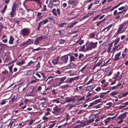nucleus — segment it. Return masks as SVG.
<instances>
[{
  "instance_id": "e2e57ef3",
  "label": "nucleus",
  "mask_w": 128,
  "mask_h": 128,
  "mask_svg": "<svg viewBox=\"0 0 128 128\" xmlns=\"http://www.w3.org/2000/svg\"><path fill=\"white\" fill-rule=\"evenodd\" d=\"M67 6V4L66 2L63 3L62 4V6L64 8H66Z\"/></svg>"
},
{
  "instance_id": "1a4fd4ad",
  "label": "nucleus",
  "mask_w": 128,
  "mask_h": 128,
  "mask_svg": "<svg viewBox=\"0 0 128 128\" xmlns=\"http://www.w3.org/2000/svg\"><path fill=\"white\" fill-rule=\"evenodd\" d=\"M68 54V56L70 57V59L69 60L70 62H71L77 60H76V58H75L72 54L70 53L69 54Z\"/></svg>"
},
{
  "instance_id": "6e6552de",
  "label": "nucleus",
  "mask_w": 128,
  "mask_h": 128,
  "mask_svg": "<svg viewBox=\"0 0 128 128\" xmlns=\"http://www.w3.org/2000/svg\"><path fill=\"white\" fill-rule=\"evenodd\" d=\"M68 4H71L72 6V8H74L77 5V3L76 2L73 0H69L68 2Z\"/></svg>"
},
{
  "instance_id": "a211bd4d",
  "label": "nucleus",
  "mask_w": 128,
  "mask_h": 128,
  "mask_svg": "<svg viewBox=\"0 0 128 128\" xmlns=\"http://www.w3.org/2000/svg\"><path fill=\"white\" fill-rule=\"evenodd\" d=\"M31 48L32 49V52H34L36 51H38L39 50H46V48H40V47H39L37 48L36 49H34L33 48Z\"/></svg>"
},
{
  "instance_id": "e433bc0d",
  "label": "nucleus",
  "mask_w": 128,
  "mask_h": 128,
  "mask_svg": "<svg viewBox=\"0 0 128 128\" xmlns=\"http://www.w3.org/2000/svg\"><path fill=\"white\" fill-rule=\"evenodd\" d=\"M65 42V40L64 39H60L59 40V42L60 44H62Z\"/></svg>"
},
{
  "instance_id": "0eeeda50",
  "label": "nucleus",
  "mask_w": 128,
  "mask_h": 128,
  "mask_svg": "<svg viewBox=\"0 0 128 128\" xmlns=\"http://www.w3.org/2000/svg\"><path fill=\"white\" fill-rule=\"evenodd\" d=\"M53 110L52 111V112L54 114L59 112L61 110V108L58 107V106H56L53 108Z\"/></svg>"
},
{
  "instance_id": "a18cd8bd",
  "label": "nucleus",
  "mask_w": 128,
  "mask_h": 128,
  "mask_svg": "<svg viewBox=\"0 0 128 128\" xmlns=\"http://www.w3.org/2000/svg\"><path fill=\"white\" fill-rule=\"evenodd\" d=\"M66 23H62L60 24H59L58 25V26L59 27H62L64 25L66 24Z\"/></svg>"
},
{
  "instance_id": "680f3d73",
  "label": "nucleus",
  "mask_w": 128,
  "mask_h": 128,
  "mask_svg": "<svg viewBox=\"0 0 128 128\" xmlns=\"http://www.w3.org/2000/svg\"><path fill=\"white\" fill-rule=\"evenodd\" d=\"M101 90V87H97L96 89H95V90L96 92H99L100 90Z\"/></svg>"
},
{
  "instance_id": "ea45409f",
  "label": "nucleus",
  "mask_w": 128,
  "mask_h": 128,
  "mask_svg": "<svg viewBox=\"0 0 128 128\" xmlns=\"http://www.w3.org/2000/svg\"><path fill=\"white\" fill-rule=\"evenodd\" d=\"M112 26L113 24H110V25L106 27V28L107 29V30L106 32L109 30L110 29V28Z\"/></svg>"
},
{
  "instance_id": "473e14b6",
  "label": "nucleus",
  "mask_w": 128,
  "mask_h": 128,
  "mask_svg": "<svg viewBox=\"0 0 128 128\" xmlns=\"http://www.w3.org/2000/svg\"><path fill=\"white\" fill-rule=\"evenodd\" d=\"M52 101L53 102H56L57 103H58L60 102L58 98L56 99L53 100Z\"/></svg>"
},
{
  "instance_id": "72a5a7b5",
  "label": "nucleus",
  "mask_w": 128,
  "mask_h": 128,
  "mask_svg": "<svg viewBox=\"0 0 128 128\" xmlns=\"http://www.w3.org/2000/svg\"><path fill=\"white\" fill-rule=\"evenodd\" d=\"M25 63V62L24 60H23L22 61L18 62L17 64L18 65H20L21 64H22Z\"/></svg>"
},
{
  "instance_id": "c9c22d12",
  "label": "nucleus",
  "mask_w": 128,
  "mask_h": 128,
  "mask_svg": "<svg viewBox=\"0 0 128 128\" xmlns=\"http://www.w3.org/2000/svg\"><path fill=\"white\" fill-rule=\"evenodd\" d=\"M124 26V24L122 23V24L120 25L119 26V28H118V29L121 30H122V28H123Z\"/></svg>"
},
{
  "instance_id": "052dcab7",
  "label": "nucleus",
  "mask_w": 128,
  "mask_h": 128,
  "mask_svg": "<svg viewBox=\"0 0 128 128\" xmlns=\"http://www.w3.org/2000/svg\"><path fill=\"white\" fill-rule=\"evenodd\" d=\"M23 84V83L22 82L18 84L17 85V87L16 89H18L20 86Z\"/></svg>"
},
{
  "instance_id": "cd10ccee",
  "label": "nucleus",
  "mask_w": 128,
  "mask_h": 128,
  "mask_svg": "<svg viewBox=\"0 0 128 128\" xmlns=\"http://www.w3.org/2000/svg\"><path fill=\"white\" fill-rule=\"evenodd\" d=\"M120 38H117L113 42V43L114 42V46L116 45L119 42L120 40Z\"/></svg>"
},
{
  "instance_id": "dca6fc26",
  "label": "nucleus",
  "mask_w": 128,
  "mask_h": 128,
  "mask_svg": "<svg viewBox=\"0 0 128 128\" xmlns=\"http://www.w3.org/2000/svg\"><path fill=\"white\" fill-rule=\"evenodd\" d=\"M46 112L44 113V115L46 116H47L50 115V112L52 111V109L49 108H48L46 109Z\"/></svg>"
},
{
  "instance_id": "4c0bfd02",
  "label": "nucleus",
  "mask_w": 128,
  "mask_h": 128,
  "mask_svg": "<svg viewBox=\"0 0 128 128\" xmlns=\"http://www.w3.org/2000/svg\"><path fill=\"white\" fill-rule=\"evenodd\" d=\"M16 100H15V98H12L11 100L9 101V103L10 104H11Z\"/></svg>"
},
{
  "instance_id": "423d86ee",
  "label": "nucleus",
  "mask_w": 128,
  "mask_h": 128,
  "mask_svg": "<svg viewBox=\"0 0 128 128\" xmlns=\"http://www.w3.org/2000/svg\"><path fill=\"white\" fill-rule=\"evenodd\" d=\"M56 11L57 12V13L58 14V16H59L60 15V9L58 8L56 10L55 8H53L52 10V12L54 15L56 16H57V14L56 12Z\"/></svg>"
},
{
  "instance_id": "6ab92c4d",
  "label": "nucleus",
  "mask_w": 128,
  "mask_h": 128,
  "mask_svg": "<svg viewBox=\"0 0 128 128\" xmlns=\"http://www.w3.org/2000/svg\"><path fill=\"white\" fill-rule=\"evenodd\" d=\"M14 40V38L12 36H10V40L8 42L10 44H12Z\"/></svg>"
},
{
  "instance_id": "2eb2a0df",
  "label": "nucleus",
  "mask_w": 128,
  "mask_h": 128,
  "mask_svg": "<svg viewBox=\"0 0 128 128\" xmlns=\"http://www.w3.org/2000/svg\"><path fill=\"white\" fill-rule=\"evenodd\" d=\"M93 88V87L92 85L88 86L85 88V90L86 91H90Z\"/></svg>"
},
{
  "instance_id": "4468645a",
  "label": "nucleus",
  "mask_w": 128,
  "mask_h": 128,
  "mask_svg": "<svg viewBox=\"0 0 128 128\" xmlns=\"http://www.w3.org/2000/svg\"><path fill=\"white\" fill-rule=\"evenodd\" d=\"M126 113L124 112L118 116V118L119 120H121L122 119L126 117Z\"/></svg>"
},
{
  "instance_id": "f704fd0d",
  "label": "nucleus",
  "mask_w": 128,
  "mask_h": 128,
  "mask_svg": "<svg viewBox=\"0 0 128 128\" xmlns=\"http://www.w3.org/2000/svg\"><path fill=\"white\" fill-rule=\"evenodd\" d=\"M84 56V55L82 54H80L78 56V61H80V60L81 58Z\"/></svg>"
},
{
  "instance_id": "5701e85b",
  "label": "nucleus",
  "mask_w": 128,
  "mask_h": 128,
  "mask_svg": "<svg viewBox=\"0 0 128 128\" xmlns=\"http://www.w3.org/2000/svg\"><path fill=\"white\" fill-rule=\"evenodd\" d=\"M113 43V42H112V43L108 44V45H109L110 46L108 47V49L107 50V52L108 53H110V50L111 49V47L112 46Z\"/></svg>"
},
{
  "instance_id": "603ef678",
  "label": "nucleus",
  "mask_w": 128,
  "mask_h": 128,
  "mask_svg": "<svg viewBox=\"0 0 128 128\" xmlns=\"http://www.w3.org/2000/svg\"><path fill=\"white\" fill-rule=\"evenodd\" d=\"M40 68V63L38 62L36 65V69L37 70H38L39 68Z\"/></svg>"
},
{
  "instance_id": "f3484780",
  "label": "nucleus",
  "mask_w": 128,
  "mask_h": 128,
  "mask_svg": "<svg viewBox=\"0 0 128 128\" xmlns=\"http://www.w3.org/2000/svg\"><path fill=\"white\" fill-rule=\"evenodd\" d=\"M66 78V76H64L63 77L60 78V82L58 84V86L60 85V84L64 82V80Z\"/></svg>"
},
{
  "instance_id": "9d476101",
  "label": "nucleus",
  "mask_w": 128,
  "mask_h": 128,
  "mask_svg": "<svg viewBox=\"0 0 128 128\" xmlns=\"http://www.w3.org/2000/svg\"><path fill=\"white\" fill-rule=\"evenodd\" d=\"M59 57L58 56L55 58H53L52 60V63L53 64L56 65L58 64Z\"/></svg>"
},
{
  "instance_id": "864d4df0",
  "label": "nucleus",
  "mask_w": 128,
  "mask_h": 128,
  "mask_svg": "<svg viewBox=\"0 0 128 128\" xmlns=\"http://www.w3.org/2000/svg\"><path fill=\"white\" fill-rule=\"evenodd\" d=\"M93 81V78H92L88 82L86 83V85H88L90 84L91 82H92Z\"/></svg>"
},
{
  "instance_id": "4be33fe9",
  "label": "nucleus",
  "mask_w": 128,
  "mask_h": 128,
  "mask_svg": "<svg viewBox=\"0 0 128 128\" xmlns=\"http://www.w3.org/2000/svg\"><path fill=\"white\" fill-rule=\"evenodd\" d=\"M47 36H42L37 38L40 42L42 40V39L45 38H47Z\"/></svg>"
},
{
  "instance_id": "f03ea898",
  "label": "nucleus",
  "mask_w": 128,
  "mask_h": 128,
  "mask_svg": "<svg viewBox=\"0 0 128 128\" xmlns=\"http://www.w3.org/2000/svg\"><path fill=\"white\" fill-rule=\"evenodd\" d=\"M47 105V103L46 102H37L36 104V106L38 109L41 110H44Z\"/></svg>"
},
{
  "instance_id": "49530a36",
  "label": "nucleus",
  "mask_w": 128,
  "mask_h": 128,
  "mask_svg": "<svg viewBox=\"0 0 128 128\" xmlns=\"http://www.w3.org/2000/svg\"><path fill=\"white\" fill-rule=\"evenodd\" d=\"M72 54L73 55H74L73 56H74V57L76 58V60H78V54L77 53H74V54Z\"/></svg>"
},
{
  "instance_id": "b1692460",
  "label": "nucleus",
  "mask_w": 128,
  "mask_h": 128,
  "mask_svg": "<svg viewBox=\"0 0 128 128\" xmlns=\"http://www.w3.org/2000/svg\"><path fill=\"white\" fill-rule=\"evenodd\" d=\"M73 81V79L72 78H68L64 82L66 83H71Z\"/></svg>"
},
{
  "instance_id": "79ce46f5",
  "label": "nucleus",
  "mask_w": 128,
  "mask_h": 128,
  "mask_svg": "<svg viewBox=\"0 0 128 128\" xmlns=\"http://www.w3.org/2000/svg\"><path fill=\"white\" fill-rule=\"evenodd\" d=\"M110 8L109 7H108L107 8H106L103 10H102V12H103V13H107L108 12V10H106V11L105 12H103L104 11H106V10L108 9H109Z\"/></svg>"
},
{
  "instance_id": "6e6d98bb",
  "label": "nucleus",
  "mask_w": 128,
  "mask_h": 128,
  "mask_svg": "<svg viewBox=\"0 0 128 128\" xmlns=\"http://www.w3.org/2000/svg\"><path fill=\"white\" fill-rule=\"evenodd\" d=\"M73 79V80H78L80 78V77L79 76H76L73 78H72Z\"/></svg>"
},
{
  "instance_id": "7c9ffc66",
  "label": "nucleus",
  "mask_w": 128,
  "mask_h": 128,
  "mask_svg": "<svg viewBox=\"0 0 128 128\" xmlns=\"http://www.w3.org/2000/svg\"><path fill=\"white\" fill-rule=\"evenodd\" d=\"M2 73L4 74H6L7 76L8 77V71L6 70H5L4 71H2Z\"/></svg>"
},
{
  "instance_id": "ddd939ff",
  "label": "nucleus",
  "mask_w": 128,
  "mask_h": 128,
  "mask_svg": "<svg viewBox=\"0 0 128 128\" xmlns=\"http://www.w3.org/2000/svg\"><path fill=\"white\" fill-rule=\"evenodd\" d=\"M29 44H30L28 43V41H27L20 44V46L21 47H24V48L27 46Z\"/></svg>"
},
{
  "instance_id": "3c124183",
  "label": "nucleus",
  "mask_w": 128,
  "mask_h": 128,
  "mask_svg": "<svg viewBox=\"0 0 128 128\" xmlns=\"http://www.w3.org/2000/svg\"><path fill=\"white\" fill-rule=\"evenodd\" d=\"M94 13V12H92V13H88L86 15L88 16V17H89L90 16L92 15Z\"/></svg>"
},
{
  "instance_id": "7ed1b4c3",
  "label": "nucleus",
  "mask_w": 128,
  "mask_h": 128,
  "mask_svg": "<svg viewBox=\"0 0 128 128\" xmlns=\"http://www.w3.org/2000/svg\"><path fill=\"white\" fill-rule=\"evenodd\" d=\"M30 33V30L28 28H24L20 31L19 34L24 37L28 36Z\"/></svg>"
},
{
  "instance_id": "c756f323",
  "label": "nucleus",
  "mask_w": 128,
  "mask_h": 128,
  "mask_svg": "<svg viewBox=\"0 0 128 128\" xmlns=\"http://www.w3.org/2000/svg\"><path fill=\"white\" fill-rule=\"evenodd\" d=\"M70 87V85L69 84H66L61 86V88L62 89L67 88Z\"/></svg>"
},
{
  "instance_id": "393cba45",
  "label": "nucleus",
  "mask_w": 128,
  "mask_h": 128,
  "mask_svg": "<svg viewBox=\"0 0 128 128\" xmlns=\"http://www.w3.org/2000/svg\"><path fill=\"white\" fill-rule=\"evenodd\" d=\"M53 3L52 2L51 0H50L49 3L48 5V6L49 8H52L53 6Z\"/></svg>"
},
{
  "instance_id": "774afa93",
  "label": "nucleus",
  "mask_w": 128,
  "mask_h": 128,
  "mask_svg": "<svg viewBox=\"0 0 128 128\" xmlns=\"http://www.w3.org/2000/svg\"><path fill=\"white\" fill-rule=\"evenodd\" d=\"M39 72H37L36 74L39 78H41V76L39 74Z\"/></svg>"
},
{
  "instance_id": "58836bf2",
  "label": "nucleus",
  "mask_w": 128,
  "mask_h": 128,
  "mask_svg": "<svg viewBox=\"0 0 128 128\" xmlns=\"http://www.w3.org/2000/svg\"><path fill=\"white\" fill-rule=\"evenodd\" d=\"M42 119L44 122H47L48 121V118L46 117V116L45 115L42 117Z\"/></svg>"
},
{
  "instance_id": "20e7f679",
  "label": "nucleus",
  "mask_w": 128,
  "mask_h": 128,
  "mask_svg": "<svg viewBox=\"0 0 128 128\" xmlns=\"http://www.w3.org/2000/svg\"><path fill=\"white\" fill-rule=\"evenodd\" d=\"M17 6V3L16 2H14L13 3V6L12 8V11L10 14L11 15V17L14 16Z\"/></svg>"
},
{
  "instance_id": "13d9d810",
  "label": "nucleus",
  "mask_w": 128,
  "mask_h": 128,
  "mask_svg": "<svg viewBox=\"0 0 128 128\" xmlns=\"http://www.w3.org/2000/svg\"><path fill=\"white\" fill-rule=\"evenodd\" d=\"M125 7L124 6H122L118 8V9L120 11L122 10H124V9H125Z\"/></svg>"
},
{
  "instance_id": "2f4dec72",
  "label": "nucleus",
  "mask_w": 128,
  "mask_h": 128,
  "mask_svg": "<svg viewBox=\"0 0 128 128\" xmlns=\"http://www.w3.org/2000/svg\"><path fill=\"white\" fill-rule=\"evenodd\" d=\"M96 33L93 32L91 33L90 34L89 37L91 38H93L95 36Z\"/></svg>"
},
{
  "instance_id": "69168bd1",
  "label": "nucleus",
  "mask_w": 128,
  "mask_h": 128,
  "mask_svg": "<svg viewBox=\"0 0 128 128\" xmlns=\"http://www.w3.org/2000/svg\"><path fill=\"white\" fill-rule=\"evenodd\" d=\"M87 66V65H86L84 66L80 70V71H81L82 72H83L82 71L83 70L86 69V68Z\"/></svg>"
},
{
  "instance_id": "c03bdc74",
  "label": "nucleus",
  "mask_w": 128,
  "mask_h": 128,
  "mask_svg": "<svg viewBox=\"0 0 128 128\" xmlns=\"http://www.w3.org/2000/svg\"><path fill=\"white\" fill-rule=\"evenodd\" d=\"M14 22L18 24H19L20 22L19 20L16 18L14 19Z\"/></svg>"
},
{
  "instance_id": "412c9836",
  "label": "nucleus",
  "mask_w": 128,
  "mask_h": 128,
  "mask_svg": "<svg viewBox=\"0 0 128 128\" xmlns=\"http://www.w3.org/2000/svg\"><path fill=\"white\" fill-rule=\"evenodd\" d=\"M34 90L32 89L31 91H30L28 94V95H27L28 96H33V94L34 93Z\"/></svg>"
},
{
  "instance_id": "aec40b11",
  "label": "nucleus",
  "mask_w": 128,
  "mask_h": 128,
  "mask_svg": "<svg viewBox=\"0 0 128 128\" xmlns=\"http://www.w3.org/2000/svg\"><path fill=\"white\" fill-rule=\"evenodd\" d=\"M78 22L77 21L74 22L73 23H72L71 24L68 25L67 27L68 28H71L73 27Z\"/></svg>"
},
{
  "instance_id": "39448f33",
  "label": "nucleus",
  "mask_w": 128,
  "mask_h": 128,
  "mask_svg": "<svg viewBox=\"0 0 128 128\" xmlns=\"http://www.w3.org/2000/svg\"><path fill=\"white\" fill-rule=\"evenodd\" d=\"M68 54L64 55L60 58L61 60H62L63 62L66 63L67 62L68 59Z\"/></svg>"
},
{
  "instance_id": "a19ab883",
  "label": "nucleus",
  "mask_w": 128,
  "mask_h": 128,
  "mask_svg": "<svg viewBox=\"0 0 128 128\" xmlns=\"http://www.w3.org/2000/svg\"><path fill=\"white\" fill-rule=\"evenodd\" d=\"M118 47H117V46H116L112 48V50L113 51V52L112 56L114 55V53L115 52V50L118 49Z\"/></svg>"
},
{
  "instance_id": "4d7b16f0",
  "label": "nucleus",
  "mask_w": 128,
  "mask_h": 128,
  "mask_svg": "<svg viewBox=\"0 0 128 128\" xmlns=\"http://www.w3.org/2000/svg\"><path fill=\"white\" fill-rule=\"evenodd\" d=\"M33 64V62L32 61H30L28 64L27 66H30L31 64Z\"/></svg>"
},
{
  "instance_id": "de8ad7c7",
  "label": "nucleus",
  "mask_w": 128,
  "mask_h": 128,
  "mask_svg": "<svg viewBox=\"0 0 128 128\" xmlns=\"http://www.w3.org/2000/svg\"><path fill=\"white\" fill-rule=\"evenodd\" d=\"M101 99H98V100H96L94 101L95 104H98L99 102H100L101 101Z\"/></svg>"
},
{
  "instance_id": "9b49d317",
  "label": "nucleus",
  "mask_w": 128,
  "mask_h": 128,
  "mask_svg": "<svg viewBox=\"0 0 128 128\" xmlns=\"http://www.w3.org/2000/svg\"><path fill=\"white\" fill-rule=\"evenodd\" d=\"M65 100H66L65 102L67 103L74 101L75 100V98L74 97L70 98H69V97H66L65 98Z\"/></svg>"
},
{
  "instance_id": "f8f14e48",
  "label": "nucleus",
  "mask_w": 128,
  "mask_h": 128,
  "mask_svg": "<svg viewBox=\"0 0 128 128\" xmlns=\"http://www.w3.org/2000/svg\"><path fill=\"white\" fill-rule=\"evenodd\" d=\"M121 55V52H119L116 54L115 58L113 59L114 60L116 61L120 59L119 57Z\"/></svg>"
},
{
  "instance_id": "a878e982",
  "label": "nucleus",
  "mask_w": 128,
  "mask_h": 128,
  "mask_svg": "<svg viewBox=\"0 0 128 128\" xmlns=\"http://www.w3.org/2000/svg\"><path fill=\"white\" fill-rule=\"evenodd\" d=\"M86 51V48H85V46L84 45L83 46L80 48V49H79V51H82L85 52Z\"/></svg>"
},
{
  "instance_id": "09e8293b",
  "label": "nucleus",
  "mask_w": 128,
  "mask_h": 128,
  "mask_svg": "<svg viewBox=\"0 0 128 128\" xmlns=\"http://www.w3.org/2000/svg\"><path fill=\"white\" fill-rule=\"evenodd\" d=\"M39 42H40L39 41V40H38L36 38V39H35V40L34 41V44H35L37 45L39 43Z\"/></svg>"
},
{
  "instance_id": "8fccbe9b",
  "label": "nucleus",
  "mask_w": 128,
  "mask_h": 128,
  "mask_svg": "<svg viewBox=\"0 0 128 128\" xmlns=\"http://www.w3.org/2000/svg\"><path fill=\"white\" fill-rule=\"evenodd\" d=\"M56 123H54L52 124H50L49 127L48 128H52L55 126Z\"/></svg>"
},
{
  "instance_id": "bb28decb",
  "label": "nucleus",
  "mask_w": 128,
  "mask_h": 128,
  "mask_svg": "<svg viewBox=\"0 0 128 128\" xmlns=\"http://www.w3.org/2000/svg\"><path fill=\"white\" fill-rule=\"evenodd\" d=\"M120 72L119 71L117 72V73L114 75V77L113 78L114 80H118L117 78L118 77L119 75L120 74Z\"/></svg>"
},
{
  "instance_id": "c85d7f7f",
  "label": "nucleus",
  "mask_w": 128,
  "mask_h": 128,
  "mask_svg": "<svg viewBox=\"0 0 128 128\" xmlns=\"http://www.w3.org/2000/svg\"><path fill=\"white\" fill-rule=\"evenodd\" d=\"M33 72L34 71L32 70H28L26 72V75L28 76H30L32 74Z\"/></svg>"
},
{
  "instance_id": "bf43d9fd",
  "label": "nucleus",
  "mask_w": 128,
  "mask_h": 128,
  "mask_svg": "<svg viewBox=\"0 0 128 128\" xmlns=\"http://www.w3.org/2000/svg\"><path fill=\"white\" fill-rule=\"evenodd\" d=\"M93 4L92 3H91L88 6V10H89L92 7Z\"/></svg>"
},
{
  "instance_id": "0e129e2a",
  "label": "nucleus",
  "mask_w": 128,
  "mask_h": 128,
  "mask_svg": "<svg viewBox=\"0 0 128 128\" xmlns=\"http://www.w3.org/2000/svg\"><path fill=\"white\" fill-rule=\"evenodd\" d=\"M55 73L56 74H61L60 71L59 70H57L54 71Z\"/></svg>"
},
{
  "instance_id": "37998d69",
  "label": "nucleus",
  "mask_w": 128,
  "mask_h": 128,
  "mask_svg": "<svg viewBox=\"0 0 128 128\" xmlns=\"http://www.w3.org/2000/svg\"><path fill=\"white\" fill-rule=\"evenodd\" d=\"M118 93V92H113L110 93V95L111 96H114L116 95Z\"/></svg>"
},
{
  "instance_id": "338daca9",
  "label": "nucleus",
  "mask_w": 128,
  "mask_h": 128,
  "mask_svg": "<svg viewBox=\"0 0 128 128\" xmlns=\"http://www.w3.org/2000/svg\"><path fill=\"white\" fill-rule=\"evenodd\" d=\"M68 66H69L70 67V68H73L74 66V64H70Z\"/></svg>"
},
{
  "instance_id": "f257e3e1",
  "label": "nucleus",
  "mask_w": 128,
  "mask_h": 128,
  "mask_svg": "<svg viewBox=\"0 0 128 128\" xmlns=\"http://www.w3.org/2000/svg\"><path fill=\"white\" fill-rule=\"evenodd\" d=\"M97 42H91L86 44V51L91 50L93 49L96 48L98 44Z\"/></svg>"
},
{
  "instance_id": "5fc2aeb1",
  "label": "nucleus",
  "mask_w": 128,
  "mask_h": 128,
  "mask_svg": "<svg viewBox=\"0 0 128 128\" xmlns=\"http://www.w3.org/2000/svg\"><path fill=\"white\" fill-rule=\"evenodd\" d=\"M44 24H46L47 22L48 21V20L46 19L45 20H43L42 21Z\"/></svg>"
}]
</instances>
